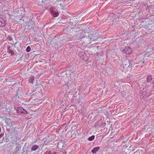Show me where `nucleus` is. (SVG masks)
Listing matches in <instances>:
<instances>
[{
  "instance_id": "f257e3e1",
  "label": "nucleus",
  "mask_w": 154,
  "mask_h": 154,
  "mask_svg": "<svg viewBox=\"0 0 154 154\" xmlns=\"http://www.w3.org/2000/svg\"><path fill=\"white\" fill-rule=\"evenodd\" d=\"M148 87L146 85L143 86L140 88V94L141 98L143 97L146 94V91L147 90Z\"/></svg>"
},
{
  "instance_id": "f03ea898",
  "label": "nucleus",
  "mask_w": 154,
  "mask_h": 154,
  "mask_svg": "<svg viewBox=\"0 0 154 154\" xmlns=\"http://www.w3.org/2000/svg\"><path fill=\"white\" fill-rule=\"evenodd\" d=\"M122 52L124 54H129L132 52V49L129 47L127 46L122 50Z\"/></svg>"
},
{
  "instance_id": "7ed1b4c3",
  "label": "nucleus",
  "mask_w": 154,
  "mask_h": 154,
  "mask_svg": "<svg viewBox=\"0 0 154 154\" xmlns=\"http://www.w3.org/2000/svg\"><path fill=\"white\" fill-rule=\"evenodd\" d=\"M80 57L84 61H86L88 60V57L85 54L84 52L82 53V54L80 56Z\"/></svg>"
},
{
  "instance_id": "20e7f679",
  "label": "nucleus",
  "mask_w": 154,
  "mask_h": 154,
  "mask_svg": "<svg viewBox=\"0 0 154 154\" xmlns=\"http://www.w3.org/2000/svg\"><path fill=\"white\" fill-rule=\"evenodd\" d=\"M53 9L52 8H51L50 10L51 14L54 17L58 16L59 15L58 13L53 11Z\"/></svg>"
},
{
  "instance_id": "39448f33",
  "label": "nucleus",
  "mask_w": 154,
  "mask_h": 154,
  "mask_svg": "<svg viewBox=\"0 0 154 154\" xmlns=\"http://www.w3.org/2000/svg\"><path fill=\"white\" fill-rule=\"evenodd\" d=\"M5 25V21L2 18L0 17V27H3Z\"/></svg>"
},
{
  "instance_id": "423d86ee",
  "label": "nucleus",
  "mask_w": 154,
  "mask_h": 154,
  "mask_svg": "<svg viewBox=\"0 0 154 154\" xmlns=\"http://www.w3.org/2000/svg\"><path fill=\"white\" fill-rule=\"evenodd\" d=\"M24 109L22 107H19L18 108L17 110V112L18 114H22L23 111L24 110Z\"/></svg>"
},
{
  "instance_id": "0eeeda50",
  "label": "nucleus",
  "mask_w": 154,
  "mask_h": 154,
  "mask_svg": "<svg viewBox=\"0 0 154 154\" xmlns=\"http://www.w3.org/2000/svg\"><path fill=\"white\" fill-rule=\"evenodd\" d=\"M100 149V147L99 146L94 148L91 150V152L93 153H96Z\"/></svg>"
},
{
  "instance_id": "6e6552de",
  "label": "nucleus",
  "mask_w": 154,
  "mask_h": 154,
  "mask_svg": "<svg viewBox=\"0 0 154 154\" xmlns=\"http://www.w3.org/2000/svg\"><path fill=\"white\" fill-rule=\"evenodd\" d=\"M21 148V146L19 144H17V147L14 149V153H17L20 149Z\"/></svg>"
},
{
  "instance_id": "1a4fd4ad",
  "label": "nucleus",
  "mask_w": 154,
  "mask_h": 154,
  "mask_svg": "<svg viewBox=\"0 0 154 154\" xmlns=\"http://www.w3.org/2000/svg\"><path fill=\"white\" fill-rule=\"evenodd\" d=\"M34 80V78L33 76H30L29 80V82L31 84L33 83V81Z\"/></svg>"
},
{
  "instance_id": "9d476101",
  "label": "nucleus",
  "mask_w": 154,
  "mask_h": 154,
  "mask_svg": "<svg viewBox=\"0 0 154 154\" xmlns=\"http://www.w3.org/2000/svg\"><path fill=\"white\" fill-rule=\"evenodd\" d=\"M38 146L37 145H33L32 148L31 150L32 151H35L38 149Z\"/></svg>"
},
{
  "instance_id": "9b49d317",
  "label": "nucleus",
  "mask_w": 154,
  "mask_h": 154,
  "mask_svg": "<svg viewBox=\"0 0 154 154\" xmlns=\"http://www.w3.org/2000/svg\"><path fill=\"white\" fill-rule=\"evenodd\" d=\"M152 79V77L151 75H149V76H148V77H147V81L148 82H150Z\"/></svg>"
},
{
  "instance_id": "f8f14e48",
  "label": "nucleus",
  "mask_w": 154,
  "mask_h": 154,
  "mask_svg": "<svg viewBox=\"0 0 154 154\" xmlns=\"http://www.w3.org/2000/svg\"><path fill=\"white\" fill-rule=\"evenodd\" d=\"M95 137L94 135H92L88 138V140L89 141H92L93 140Z\"/></svg>"
},
{
  "instance_id": "ddd939ff",
  "label": "nucleus",
  "mask_w": 154,
  "mask_h": 154,
  "mask_svg": "<svg viewBox=\"0 0 154 154\" xmlns=\"http://www.w3.org/2000/svg\"><path fill=\"white\" fill-rule=\"evenodd\" d=\"M8 51L9 53H11V55H13L14 54V51L11 49H8Z\"/></svg>"
},
{
  "instance_id": "4468645a",
  "label": "nucleus",
  "mask_w": 154,
  "mask_h": 154,
  "mask_svg": "<svg viewBox=\"0 0 154 154\" xmlns=\"http://www.w3.org/2000/svg\"><path fill=\"white\" fill-rule=\"evenodd\" d=\"M30 50H31L30 47L29 46H28L26 49V51L27 52H29L30 51Z\"/></svg>"
},
{
  "instance_id": "2eb2a0df",
  "label": "nucleus",
  "mask_w": 154,
  "mask_h": 154,
  "mask_svg": "<svg viewBox=\"0 0 154 154\" xmlns=\"http://www.w3.org/2000/svg\"><path fill=\"white\" fill-rule=\"evenodd\" d=\"M44 154H51V152L50 151H47Z\"/></svg>"
},
{
  "instance_id": "dca6fc26",
  "label": "nucleus",
  "mask_w": 154,
  "mask_h": 154,
  "mask_svg": "<svg viewBox=\"0 0 154 154\" xmlns=\"http://www.w3.org/2000/svg\"><path fill=\"white\" fill-rule=\"evenodd\" d=\"M22 113L26 114L27 113V111L25 109H24V110L23 111Z\"/></svg>"
},
{
  "instance_id": "f3484780",
  "label": "nucleus",
  "mask_w": 154,
  "mask_h": 154,
  "mask_svg": "<svg viewBox=\"0 0 154 154\" xmlns=\"http://www.w3.org/2000/svg\"><path fill=\"white\" fill-rule=\"evenodd\" d=\"M99 55H100L101 56H102V55L103 54V51H101L100 52L99 54Z\"/></svg>"
},
{
  "instance_id": "a211bd4d",
  "label": "nucleus",
  "mask_w": 154,
  "mask_h": 154,
  "mask_svg": "<svg viewBox=\"0 0 154 154\" xmlns=\"http://www.w3.org/2000/svg\"><path fill=\"white\" fill-rule=\"evenodd\" d=\"M29 23H33V22L32 21H29Z\"/></svg>"
}]
</instances>
